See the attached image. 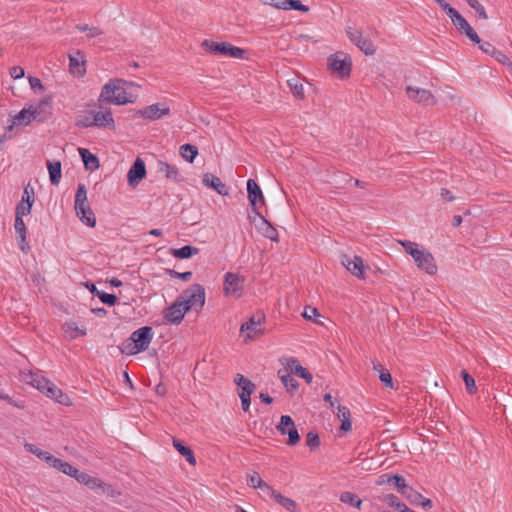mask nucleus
<instances>
[{
	"instance_id": "obj_1",
	"label": "nucleus",
	"mask_w": 512,
	"mask_h": 512,
	"mask_svg": "<svg viewBox=\"0 0 512 512\" xmlns=\"http://www.w3.org/2000/svg\"><path fill=\"white\" fill-rule=\"evenodd\" d=\"M153 338V330L150 326H143L130 335L122 344L119 349L122 354L131 356L136 355L148 349L149 344Z\"/></svg>"
},
{
	"instance_id": "obj_2",
	"label": "nucleus",
	"mask_w": 512,
	"mask_h": 512,
	"mask_svg": "<svg viewBox=\"0 0 512 512\" xmlns=\"http://www.w3.org/2000/svg\"><path fill=\"white\" fill-rule=\"evenodd\" d=\"M126 81L117 79L111 80L106 83L101 91L99 101H104L107 103H113L116 105H123L129 102L127 98V92L123 86L120 84H126Z\"/></svg>"
},
{
	"instance_id": "obj_3",
	"label": "nucleus",
	"mask_w": 512,
	"mask_h": 512,
	"mask_svg": "<svg viewBox=\"0 0 512 512\" xmlns=\"http://www.w3.org/2000/svg\"><path fill=\"white\" fill-rule=\"evenodd\" d=\"M182 304L189 311L192 308L197 310L205 304V289L201 284H193L186 289L179 297Z\"/></svg>"
},
{
	"instance_id": "obj_4",
	"label": "nucleus",
	"mask_w": 512,
	"mask_h": 512,
	"mask_svg": "<svg viewBox=\"0 0 512 512\" xmlns=\"http://www.w3.org/2000/svg\"><path fill=\"white\" fill-rule=\"evenodd\" d=\"M245 281V276L235 272H227L224 275L223 281L224 295L226 297H233L235 299H239L243 295Z\"/></svg>"
},
{
	"instance_id": "obj_5",
	"label": "nucleus",
	"mask_w": 512,
	"mask_h": 512,
	"mask_svg": "<svg viewBox=\"0 0 512 512\" xmlns=\"http://www.w3.org/2000/svg\"><path fill=\"white\" fill-rule=\"evenodd\" d=\"M202 47L212 54H221L232 58H243L246 54V50L233 46L228 42H214L210 40H204Z\"/></svg>"
},
{
	"instance_id": "obj_6",
	"label": "nucleus",
	"mask_w": 512,
	"mask_h": 512,
	"mask_svg": "<svg viewBox=\"0 0 512 512\" xmlns=\"http://www.w3.org/2000/svg\"><path fill=\"white\" fill-rule=\"evenodd\" d=\"M266 316L262 311L254 313L248 321L243 323L240 327V332L246 334L247 339H255L264 334L263 324L265 323Z\"/></svg>"
},
{
	"instance_id": "obj_7",
	"label": "nucleus",
	"mask_w": 512,
	"mask_h": 512,
	"mask_svg": "<svg viewBox=\"0 0 512 512\" xmlns=\"http://www.w3.org/2000/svg\"><path fill=\"white\" fill-rule=\"evenodd\" d=\"M327 64L329 69L337 72L341 78L348 77L351 73V58L343 52H337L329 56Z\"/></svg>"
},
{
	"instance_id": "obj_8",
	"label": "nucleus",
	"mask_w": 512,
	"mask_h": 512,
	"mask_svg": "<svg viewBox=\"0 0 512 512\" xmlns=\"http://www.w3.org/2000/svg\"><path fill=\"white\" fill-rule=\"evenodd\" d=\"M346 35L349 38V40L357 46L365 55H374L376 52V48L373 44V42L362 35V33L352 27L346 28Z\"/></svg>"
},
{
	"instance_id": "obj_9",
	"label": "nucleus",
	"mask_w": 512,
	"mask_h": 512,
	"mask_svg": "<svg viewBox=\"0 0 512 512\" xmlns=\"http://www.w3.org/2000/svg\"><path fill=\"white\" fill-rule=\"evenodd\" d=\"M276 429L281 435H288L286 442L289 446H295L300 441V435L293 419L289 415H282Z\"/></svg>"
},
{
	"instance_id": "obj_10",
	"label": "nucleus",
	"mask_w": 512,
	"mask_h": 512,
	"mask_svg": "<svg viewBox=\"0 0 512 512\" xmlns=\"http://www.w3.org/2000/svg\"><path fill=\"white\" fill-rule=\"evenodd\" d=\"M406 93L409 99L413 100L416 103L425 106H431L436 104V99L429 90L408 86L406 88Z\"/></svg>"
},
{
	"instance_id": "obj_11",
	"label": "nucleus",
	"mask_w": 512,
	"mask_h": 512,
	"mask_svg": "<svg viewBox=\"0 0 512 512\" xmlns=\"http://www.w3.org/2000/svg\"><path fill=\"white\" fill-rule=\"evenodd\" d=\"M142 118L157 120L170 114V108L163 103L146 106L137 112Z\"/></svg>"
},
{
	"instance_id": "obj_12",
	"label": "nucleus",
	"mask_w": 512,
	"mask_h": 512,
	"mask_svg": "<svg viewBox=\"0 0 512 512\" xmlns=\"http://www.w3.org/2000/svg\"><path fill=\"white\" fill-rule=\"evenodd\" d=\"M188 312L185 306L178 298L172 305H170L164 312V319L170 324H180L184 315Z\"/></svg>"
},
{
	"instance_id": "obj_13",
	"label": "nucleus",
	"mask_w": 512,
	"mask_h": 512,
	"mask_svg": "<svg viewBox=\"0 0 512 512\" xmlns=\"http://www.w3.org/2000/svg\"><path fill=\"white\" fill-rule=\"evenodd\" d=\"M247 193L250 205L253 211L257 214V212H259L258 205L265 204V199L260 186L254 179H249L247 181Z\"/></svg>"
},
{
	"instance_id": "obj_14",
	"label": "nucleus",
	"mask_w": 512,
	"mask_h": 512,
	"mask_svg": "<svg viewBox=\"0 0 512 512\" xmlns=\"http://www.w3.org/2000/svg\"><path fill=\"white\" fill-rule=\"evenodd\" d=\"M146 176L145 162L141 158H137L132 164L127 174L128 184L136 187Z\"/></svg>"
},
{
	"instance_id": "obj_15",
	"label": "nucleus",
	"mask_w": 512,
	"mask_h": 512,
	"mask_svg": "<svg viewBox=\"0 0 512 512\" xmlns=\"http://www.w3.org/2000/svg\"><path fill=\"white\" fill-rule=\"evenodd\" d=\"M341 263L357 278H365L363 260L360 256L355 255L350 257L348 255H343L341 258Z\"/></svg>"
},
{
	"instance_id": "obj_16",
	"label": "nucleus",
	"mask_w": 512,
	"mask_h": 512,
	"mask_svg": "<svg viewBox=\"0 0 512 512\" xmlns=\"http://www.w3.org/2000/svg\"><path fill=\"white\" fill-rule=\"evenodd\" d=\"M86 58L81 50H77L74 54L69 55V69L73 75L83 77L86 73Z\"/></svg>"
},
{
	"instance_id": "obj_17",
	"label": "nucleus",
	"mask_w": 512,
	"mask_h": 512,
	"mask_svg": "<svg viewBox=\"0 0 512 512\" xmlns=\"http://www.w3.org/2000/svg\"><path fill=\"white\" fill-rule=\"evenodd\" d=\"M92 127L98 128H115L114 119L110 110L95 111L93 110Z\"/></svg>"
},
{
	"instance_id": "obj_18",
	"label": "nucleus",
	"mask_w": 512,
	"mask_h": 512,
	"mask_svg": "<svg viewBox=\"0 0 512 512\" xmlns=\"http://www.w3.org/2000/svg\"><path fill=\"white\" fill-rule=\"evenodd\" d=\"M415 263L418 268L430 275H434L437 272V265L435 264L433 255L424 248L422 255H420L419 259L415 260Z\"/></svg>"
},
{
	"instance_id": "obj_19",
	"label": "nucleus",
	"mask_w": 512,
	"mask_h": 512,
	"mask_svg": "<svg viewBox=\"0 0 512 512\" xmlns=\"http://www.w3.org/2000/svg\"><path fill=\"white\" fill-rule=\"evenodd\" d=\"M257 215L261 220V223L257 226L259 233L265 238H268L274 242H278L279 237L277 229L274 226H272V224L269 221H267L266 218L260 212H257Z\"/></svg>"
},
{
	"instance_id": "obj_20",
	"label": "nucleus",
	"mask_w": 512,
	"mask_h": 512,
	"mask_svg": "<svg viewBox=\"0 0 512 512\" xmlns=\"http://www.w3.org/2000/svg\"><path fill=\"white\" fill-rule=\"evenodd\" d=\"M75 211L79 219L89 227H94L96 225L95 215L90 208L88 201L84 202V205L80 207L75 204Z\"/></svg>"
},
{
	"instance_id": "obj_21",
	"label": "nucleus",
	"mask_w": 512,
	"mask_h": 512,
	"mask_svg": "<svg viewBox=\"0 0 512 512\" xmlns=\"http://www.w3.org/2000/svg\"><path fill=\"white\" fill-rule=\"evenodd\" d=\"M202 182L206 187L214 189L219 195L225 196L228 194L226 185L212 173H205Z\"/></svg>"
},
{
	"instance_id": "obj_22",
	"label": "nucleus",
	"mask_w": 512,
	"mask_h": 512,
	"mask_svg": "<svg viewBox=\"0 0 512 512\" xmlns=\"http://www.w3.org/2000/svg\"><path fill=\"white\" fill-rule=\"evenodd\" d=\"M286 370H289L290 373L305 379L308 384L312 382V374L304 368L296 358H290L288 360Z\"/></svg>"
},
{
	"instance_id": "obj_23",
	"label": "nucleus",
	"mask_w": 512,
	"mask_h": 512,
	"mask_svg": "<svg viewBox=\"0 0 512 512\" xmlns=\"http://www.w3.org/2000/svg\"><path fill=\"white\" fill-rule=\"evenodd\" d=\"M44 394L47 397L54 399L59 404L65 406L72 405L70 397L66 393H64L60 388L55 386L53 383L49 385V387L45 390Z\"/></svg>"
},
{
	"instance_id": "obj_24",
	"label": "nucleus",
	"mask_w": 512,
	"mask_h": 512,
	"mask_svg": "<svg viewBox=\"0 0 512 512\" xmlns=\"http://www.w3.org/2000/svg\"><path fill=\"white\" fill-rule=\"evenodd\" d=\"M235 383L239 388V397H251L252 393L256 389L255 384L248 378L244 377L242 374L236 375Z\"/></svg>"
},
{
	"instance_id": "obj_25",
	"label": "nucleus",
	"mask_w": 512,
	"mask_h": 512,
	"mask_svg": "<svg viewBox=\"0 0 512 512\" xmlns=\"http://www.w3.org/2000/svg\"><path fill=\"white\" fill-rule=\"evenodd\" d=\"M79 154L87 170L95 171L99 168L100 163L98 157L91 153L88 149L79 148Z\"/></svg>"
},
{
	"instance_id": "obj_26",
	"label": "nucleus",
	"mask_w": 512,
	"mask_h": 512,
	"mask_svg": "<svg viewBox=\"0 0 512 512\" xmlns=\"http://www.w3.org/2000/svg\"><path fill=\"white\" fill-rule=\"evenodd\" d=\"M51 102L48 99L42 100L39 102V104L31 109V113L33 115L37 116L35 120L37 121H45L50 115H51Z\"/></svg>"
},
{
	"instance_id": "obj_27",
	"label": "nucleus",
	"mask_w": 512,
	"mask_h": 512,
	"mask_svg": "<svg viewBox=\"0 0 512 512\" xmlns=\"http://www.w3.org/2000/svg\"><path fill=\"white\" fill-rule=\"evenodd\" d=\"M48 464L49 466L61 471L62 473L71 476L72 473H77V468L72 466L66 461H63L59 458H56L54 456L48 458Z\"/></svg>"
},
{
	"instance_id": "obj_28",
	"label": "nucleus",
	"mask_w": 512,
	"mask_h": 512,
	"mask_svg": "<svg viewBox=\"0 0 512 512\" xmlns=\"http://www.w3.org/2000/svg\"><path fill=\"white\" fill-rule=\"evenodd\" d=\"M62 328L70 339H75L79 336H85L87 334L86 328L84 326L79 327L75 321L65 322Z\"/></svg>"
},
{
	"instance_id": "obj_29",
	"label": "nucleus",
	"mask_w": 512,
	"mask_h": 512,
	"mask_svg": "<svg viewBox=\"0 0 512 512\" xmlns=\"http://www.w3.org/2000/svg\"><path fill=\"white\" fill-rule=\"evenodd\" d=\"M36 117L37 116H35V115H33V113H31V108H29V109L24 108L20 112H18V114H16L14 116L13 123L9 127V129L12 130L14 125L26 126V125L30 124L32 122V120L36 119Z\"/></svg>"
},
{
	"instance_id": "obj_30",
	"label": "nucleus",
	"mask_w": 512,
	"mask_h": 512,
	"mask_svg": "<svg viewBox=\"0 0 512 512\" xmlns=\"http://www.w3.org/2000/svg\"><path fill=\"white\" fill-rule=\"evenodd\" d=\"M173 446L183 457L186 458L189 464H196V458L194 456L192 449L189 446H186L182 441L176 438H173Z\"/></svg>"
},
{
	"instance_id": "obj_31",
	"label": "nucleus",
	"mask_w": 512,
	"mask_h": 512,
	"mask_svg": "<svg viewBox=\"0 0 512 512\" xmlns=\"http://www.w3.org/2000/svg\"><path fill=\"white\" fill-rule=\"evenodd\" d=\"M28 383H30L33 387L44 393L52 382L48 380L46 377L42 376L41 374L31 372L29 374Z\"/></svg>"
},
{
	"instance_id": "obj_32",
	"label": "nucleus",
	"mask_w": 512,
	"mask_h": 512,
	"mask_svg": "<svg viewBox=\"0 0 512 512\" xmlns=\"http://www.w3.org/2000/svg\"><path fill=\"white\" fill-rule=\"evenodd\" d=\"M170 253L177 259H188L199 253V249L192 245L171 249Z\"/></svg>"
},
{
	"instance_id": "obj_33",
	"label": "nucleus",
	"mask_w": 512,
	"mask_h": 512,
	"mask_svg": "<svg viewBox=\"0 0 512 512\" xmlns=\"http://www.w3.org/2000/svg\"><path fill=\"white\" fill-rule=\"evenodd\" d=\"M47 168L49 178L52 185H58L61 180V162L60 161H47Z\"/></svg>"
},
{
	"instance_id": "obj_34",
	"label": "nucleus",
	"mask_w": 512,
	"mask_h": 512,
	"mask_svg": "<svg viewBox=\"0 0 512 512\" xmlns=\"http://www.w3.org/2000/svg\"><path fill=\"white\" fill-rule=\"evenodd\" d=\"M159 171L164 173L165 176L169 179L179 181L180 173L178 168L175 165L169 164L164 161H159L158 163Z\"/></svg>"
},
{
	"instance_id": "obj_35",
	"label": "nucleus",
	"mask_w": 512,
	"mask_h": 512,
	"mask_svg": "<svg viewBox=\"0 0 512 512\" xmlns=\"http://www.w3.org/2000/svg\"><path fill=\"white\" fill-rule=\"evenodd\" d=\"M373 369L379 372V379L387 388H393V379L390 372L380 363L373 362Z\"/></svg>"
},
{
	"instance_id": "obj_36",
	"label": "nucleus",
	"mask_w": 512,
	"mask_h": 512,
	"mask_svg": "<svg viewBox=\"0 0 512 512\" xmlns=\"http://www.w3.org/2000/svg\"><path fill=\"white\" fill-rule=\"evenodd\" d=\"M398 243L404 248L405 252L414 259V261L419 259L420 255H422L423 249H419L415 242L399 240Z\"/></svg>"
},
{
	"instance_id": "obj_37",
	"label": "nucleus",
	"mask_w": 512,
	"mask_h": 512,
	"mask_svg": "<svg viewBox=\"0 0 512 512\" xmlns=\"http://www.w3.org/2000/svg\"><path fill=\"white\" fill-rule=\"evenodd\" d=\"M280 506H282L283 508H285L287 511L289 512H297V509H298V505L297 503L288 498V497H285L284 495H282L280 492H277L276 495H274V498H273Z\"/></svg>"
},
{
	"instance_id": "obj_38",
	"label": "nucleus",
	"mask_w": 512,
	"mask_h": 512,
	"mask_svg": "<svg viewBox=\"0 0 512 512\" xmlns=\"http://www.w3.org/2000/svg\"><path fill=\"white\" fill-rule=\"evenodd\" d=\"M180 155L189 163H192L198 155V148L195 145L186 143L180 146Z\"/></svg>"
},
{
	"instance_id": "obj_39",
	"label": "nucleus",
	"mask_w": 512,
	"mask_h": 512,
	"mask_svg": "<svg viewBox=\"0 0 512 512\" xmlns=\"http://www.w3.org/2000/svg\"><path fill=\"white\" fill-rule=\"evenodd\" d=\"M278 375L284 384L288 393L293 394L299 388V383L296 379H294L290 373L281 374V370L278 371Z\"/></svg>"
},
{
	"instance_id": "obj_40",
	"label": "nucleus",
	"mask_w": 512,
	"mask_h": 512,
	"mask_svg": "<svg viewBox=\"0 0 512 512\" xmlns=\"http://www.w3.org/2000/svg\"><path fill=\"white\" fill-rule=\"evenodd\" d=\"M448 17L451 19L454 26L462 33L463 30L466 29L470 24L467 20L455 9L453 12H450Z\"/></svg>"
},
{
	"instance_id": "obj_41",
	"label": "nucleus",
	"mask_w": 512,
	"mask_h": 512,
	"mask_svg": "<svg viewBox=\"0 0 512 512\" xmlns=\"http://www.w3.org/2000/svg\"><path fill=\"white\" fill-rule=\"evenodd\" d=\"M340 501L360 509L362 500L354 493L345 491L340 495Z\"/></svg>"
},
{
	"instance_id": "obj_42",
	"label": "nucleus",
	"mask_w": 512,
	"mask_h": 512,
	"mask_svg": "<svg viewBox=\"0 0 512 512\" xmlns=\"http://www.w3.org/2000/svg\"><path fill=\"white\" fill-rule=\"evenodd\" d=\"M288 87L290 88L292 94L298 98L303 99L304 98V88L303 84L295 78L289 79L287 81Z\"/></svg>"
},
{
	"instance_id": "obj_43",
	"label": "nucleus",
	"mask_w": 512,
	"mask_h": 512,
	"mask_svg": "<svg viewBox=\"0 0 512 512\" xmlns=\"http://www.w3.org/2000/svg\"><path fill=\"white\" fill-rule=\"evenodd\" d=\"M402 495L413 505H418L420 500L423 499V496L410 486H407V488L402 491Z\"/></svg>"
},
{
	"instance_id": "obj_44",
	"label": "nucleus",
	"mask_w": 512,
	"mask_h": 512,
	"mask_svg": "<svg viewBox=\"0 0 512 512\" xmlns=\"http://www.w3.org/2000/svg\"><path fill=\"white\" fill-rule=\"evenodd\" d=\"M76 29L80 32H87L88 38H95L101 36L104 32L102 29L96 26H88L87 24H78L76 25Z\"/></svg>"
},
{
	"instance_id": "obj_45",
	"label": "nucleus",
	"mask_w": 512,
	"mask_h": 512,
	"mask_svg": "<svg viewBox=\"0 0 512 512\" xmlns=\"http://www.w3.org/2000/svg\"><path fill=\"white\" fill-rule=\"evenodd\" d=\"M461 377L464 380L467 392L470 395L475 394L477 392V386L474 378L466 370L461 371Z\"/></svg>"
},
{
	"instance_id": "obj_46",
	"label": "nucleus",
	"mask_w": 512,
	"mask_h": 512,
	"mask_svg": "<svg viewBox=\"0 0 512 512\" xmlns=\"http://www.w3.org/2000/svg\"><path fill=\"white\" fill-rule=\"evenodd\" d=\"M465 1L472 9L475 10L477 16L480 19H484V20L488 19V15L486 13L484 6L478 0H465Z\"/></svg>"
},
{
	"instance_id": "obj_47",
	"label": "nucleus",
	"mask_w": 512,
	"mask_h": 512,
	"mask_svg": "<svg viewBox=\"0 0 512 512\" xmlns=\"http://www.w3.org/2000/svg\"><path fill=\"white\" fill-rule=\"evenodd\" d=\"M14 228H15L16 233L19 234L20 239H22V242L27 244V241H26V226H25V223H24L22 217L15 216Z\"/></svg>"
},
{
	"instance_id": "obj_48",
	"label": "nucleus",
	"mask_w": 512,
	"mask_h": 512,
	"mask_svg": "<svg viewBox=\"0 0 512 512\" xmlns=\"http://www.w3.org/2000/svg\"><path fill=\"white\" fill-rule=\"evenodd\" d=\"M289 10H296L306 13L309 11V7L302 4L300 0H286L285 11Z\"/></svg>"
},
{
	"instance_id": "obj_49",
	"label": "nucleus",
	"mask_w": 512,
	"mask_h": 512,
	"mask_svg": "<svg viewBox=\"0 0 512 512\" xmlns=\"http://www.w3.org/2000/svg\"><path fill=\"white\" fill-rule=\"evenodd\" d=\"M93 110L88 111L85 115L79 116L76 120V126L80 128L92 127Z\"/></svg>"
},
{
	"instance_id": "obj_50",
	"label": "nucleus",
	"mask_w": 512,
	"mask_h": 512,
	"mask_svg": "<svg viewBox=\"0 0 512 512\" xmlns=\"http://www.w3.org/2000/svg\"><path fill=\"white\" fill-rule=\"evenodd\" d=\"M320 438L316 432L310 431L306 435V445L311 449L315 450L320 446Z\"/></svg>"
},
{
	"instance_id": "obj_51",
	"label": "nucleus",
	"mask_w": 512,
	"mask_h": 512,
	"mask_svg": "<svg viewBox=\"0 0 512 512\" xmlns=\"http://www.w3.org/2000/svg\"><path fill=\"white\" fill-rule=\"evenodd\" d=\"M247 484H248V486H250L252 488H258V489H260L261 487H266V482L261 479L258 472H253L249 476V478L247 480Z\"/></svg>"
},
{
	"instance_id": "obj_52",
	"label": "nucleus",
	"mask_w": 512,
	"mask_h": 512,
	"mask_svg": "<svg viewBox=\"0 0 512 512\" xmlns=\"http://www.w3.org/2000/svg\"><path fill=\"white\" fill-rule=\"evenodd\" d=\"M33 203L20 201L16 206L15 216H26L31 213Z\"/></svg>"
},
{
	"instance_id": "obj_53",
	"label": "nucleus",
	"mask_w": 512,
	"mask_h": 512,
	"mask_svg": "<svg viewBox=\"0 0 512 512\" xmlns=\"http://www.w3.org/2000/svg\"><path fill=\"white\" fill-rule=\"evenodd\" d=\"M85 201H88L86 187L84 184H79L75 194V204L80 207L81 205H84Z\"/></svg>"
},
{
	"instance_id": "obj_54",
	"label": "nucleus",
	"mask_w": 512,
	"mask_h": 512,
	"mask_svg": "<svg viewBox=\"0 0 512 512\" xmlns=\"http://www.w3.org/2000/svg\"><path fill=\"white\" fill-rule=\"evenodd\" d=\"M25 447H26V449L28 451H30L31 453L35 454L40 459L45 460L47 463H48V458L53 456L49 452L43 451V450L37 448L33 444H26Z\"/></svg>"
},
{
	"instance_id": "obj_55",
	"label": "nucleus",
	"mask_w": 512,
	"mask_h": 512,
	"mask_svg": "<svg viewBox=\"0 0 512 512\" xmlns=\"http://www.w3.org/2000/svg\"><path fill=\"white\" fill-rule=\"evenodd\" d=\"M377 499L383 503H386L392 508H394L396 503L399 501V498L392 493L381 494L377 497Z\"/></svg>"
},
{
	"instance_id": "obj_56",
	"label": "nucleus",
	"mask_w": 512,
	"mask_h": 512,
	"mask_svg": "<svg viewBox=\"0 0 512 512\" xmlns=\"http://www.w3.org/2000/svg\"><path fill=\"white\" fill-rule=\"evenodd\" d=\"M0 399L6 401L7 403H9L10 405H13L19 409H24L25 408V401L23 399H13L12 397H10L8 394L4 393V392H1L0 394Z\"/></svg>"
},
{
	"instance_id": "obj_57",
	"label": "nucleus",
	"mask_w": 512,
	"mask_h": 512,
	"mask_svg": "<svg viewBox=\"0 0 512 512\" xmlns=\"http://www.w3.org/2000/svg\"><path fill=\"white\" fill-rule=\"evenodd\" d=\"M98 298L101 300L103 304L108 306H114L118 300L115 294H109L103 291L100 293Z\"/></svg>"
},
{
	"instance_id": "obj_58",
	"label": "nucleus",
	"mask_w": 512,
	"mask_h": 512,
	"mask_svg": "<svg viewBox=\"0 0 512 512\" xmlns=\"http://www.w3.org/2000/svg\"><path fill=\"white\" fill-rule=\"evenodd\" d=\"M492 57H494L499 63L508 66L512 70V62L504 52L496 49L495 53L492 54Z\"/></svg>"
},
{
	"instance_id": "obj_59",
	"label": "nucleus",
	"mask_w": 512,
	"mask_h": 512,
	"mask_svg": "<svg viewBox=\"0 0 512 512\" xmlns=\"http://www.w3.org/2000/svg\"><path fill=\"white\" fill-rule=\"evenodd\" d=\"M392 479H393L392 484L396 487L398 492H400L402 494V491H404L405 488H407V486H408L406 484L405 478L399 474H394Z\"/></svg>"
},
{
	"instance_id": "obj_60",
	"label": "nucleus",
	"mask_w": 512,
	"mask_h": 512,
	"mask_svg": "<svg viewBox=\"0 0 512 512\" xmlns=\"http://www.w3.org/2000/svg\"><path fill=\"white\" fill-rule=\"evenodd\" d=\"M302 316L307 319V320H313L314 322H317L315 320L316 317H319L320 316V313L319 311L314 308V307H311V306H306L304 308V311L302 313Z\"/></svg>"
},
{
	"instance_id": "obj_61",
	"label": "nucleus",
	"mask_w": 512,
	"mask_h": 512,
	"mask_svg": "<svg viewBox=\"0 0 512 512\" xmlns=\"http://www.w3.org/2000/svg\"><path fill=\"white\" fill-rule=\"evenodd\" d=\"M168 273L172 278L181 279L183 281H189L192 277L191 271H186V272L180 273L175 270H168Z\"/></svg>"
},
{
	"instance_id": "obj_62",
	"label": "nucleus",
	"mask_w": 512,
	"mask_h": 512,
	"mask_svg": "<svg viewBox=\"0 0 512 512\" xmlns=\"http://www.w3.org/2000/svg\"><path fill=\"white\" fill-rule=\"evenodd\" d=\"M21 201L31 203L34 202V189L30 186V184L25 186Z\"/></svg>"
},
{
	"instance_id": "obj_63",
	"label": "nucleus",
	"mask_w": 512,
	"mask_h": 512,
	"mask_svg": "<svg viewBox=\"0 0 512 512\" xmlns=\"http://www.w3.org/2000/svg\"><path fill=\"white\" fill-rule=\"evenodd\" d=\"M71 477L75 478L79 483L86 485L87 481H91V475L81 472L77 469V473H72Z\"/></svg>"
},
{
	"instance_id": "obj_64",
	"label": "nucleus",
	"mask_w": 512,
	"mask_h": 512,
	"mask_svg": "<svg viewBox=\"0 0 512 512\" xmlns=\"http://www.w3.org/2000/svg\"><path fill=\"white\" fill-rule=\"evenodd\" d=\"M337 409H338L337 416H338L340 421L341 420H346V419H351V413H350V410H349L348 407L342 406V405H338Z\"/></svg>"
}]
</instances>
